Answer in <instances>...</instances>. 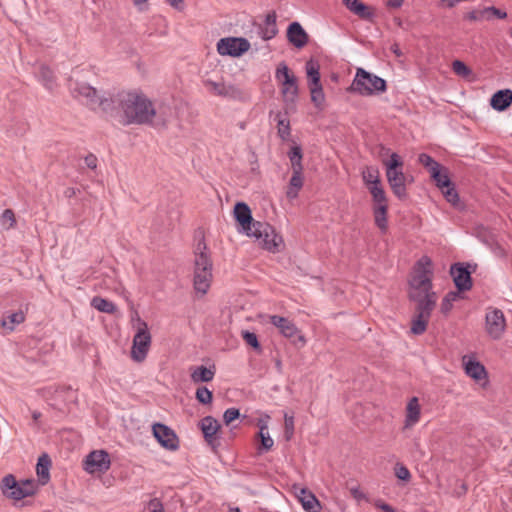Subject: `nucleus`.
Instances as JSON below:
<instances>
[{
    "label": "nucleus",
    "instance_id": "obj_59",
    "mask_svg": "<svg viewBox=\"0 0 512 512\" xmlns=\"http://www.w3.org/2000/svg\"><path fill=\"white\" fill-rule=\"evenodd\" d=\"M166 1L171 7H173L177 11L184 10V7H185L184 0H166Z\"/></svg>",
    "mask_w": 512,
    "mask_h": 512
},
{
    "label": "nucleus",
    "instance_id": "obj_25",
    "mask_svg": "<svg viewBox=\"0 0 512 512\" xmlns=\"http://www.w3.org/2000/svg\"><path fill=\"white\" fill-rule=\"evenodd\" d=\"M512 103V91L510 89L499 90L493 94L490 105L497 111H504Z\"/></svg>",
    "mask_w": 512,
    "mask_h": 512
},
{
    "label": "nucleus",
    "instance_id": "obj_61",
    "mask_svg": "<svg viewBox=\"0 0 512 512\" xmlns=\"http://www.w3.org/2000/svg\"><path fill=\"white\" fill-rule=\"evenodd\" d=\"M404 0H388L387 5L391 8H399L402 6Z\"/></svg>",
    "mask_w": 512,
    "mask_h": 512
},
{
    "label": "nucleus",
    "instance_id": "obj_47",
    "mask_svg": "<svg viewBox=\"0 0 512 512\" xmlns=\"http://www.w3.org/2000/svg\"><path fill=\"white\" fill-rule=\"evenodd\" d=\"M242 338L244 339L247 345L253 347L257 351L261 350V346L258 341L257 335L254 332L243 331Z\"/></svg>",
    "mask_w": 512,
    "mask_h": 512
},
{
    "label": "nucleus",
    "instance_id": "obj_60",
    "mask_svg": "<svg viewBox=\"0 0 512 512\" xmlns=\"http://www.w3.org/2000/svg\"><path fill=\"white\" fill-rule=\"evenodd\" d=\"M375 506L381 509L383 512H397L391 505L384 503L380 500L375 502Z\"/></svg>",
    "mask_w": 512,
    "mask_h": 512
},
{
    "label": "nucleus",
    "instance_id": "obj_51",
    "mask_svg": "<svg viewBox=\"0 0 512 512\" xmlns=\"http://www.w3.org/2000/svg\"><path fill=\"white\" fill-rule=\"evenodd\" d=\"M484 13L486 16H489V20H491L493 17L499 19H504L507 17V13L505 11H502L494 6L484 8Z\"/></svg>",
    "mask_w": 512,
    "mask_h": 512
},
{
    "label": "nucleus",
    "instance_id": "obj_57",
    "mask_svg": "<svg viewBox=\"0 0 512 512\" xmlns=\"http://www.w3.org/2000/svg\"><path fill=\"white\" fill-rule=\"evenodd\" d=\"M148 508L151 512H165L163 505L158 499H153L149 502Z\"/></svg>",
    "mask_w": 512,
    "mask_h": 512
},
{
    "label": "nucleus",
    "instance_id": "obj_29",
    "mask_svg": "<svg viewBox=\"0 0 512 512\" xmlns=\"http://www.w3.org/2000/svg\"><path fill=\"white\" fill-rule=\"evenodd\" d=\"M275 121L277 123V134L283 140H289L291 136L290 121L288 117L281 112L276 113Z\"/></svg>",
    "mask_w": 512,
    "mask_h": 512
},
{
    "label": "nucleus",
    "instance_id": "obj_48",
    "mask_svg": "<svg viewBox=\"0 0 512 512\" xmlns=\"http://www.w3.org/2000/svg\"><path fill=\"white\" fill-rule=\"evenodd\" d=\"M432 179L436 182V185L440 190H443L452 184L445 169L439 173L438 177Z\"/></svg>",
    "mask_w": 512,
    "mask_h": 512
},
{
    "label": "nucleus",
    "instance_id": "obj_24",
    "mask_svg": "<svg viewBox=\"0 0 512 512\" xmlns=\"http://www.w3.org/2000/svg\"><path fill=\"white\" fill-rule=\"evenodd\" d=\"M297 497L302 504V507L307 512H318L321 508L320 502L312 494L305 488H299V493H297Z\"/></svg>",
    "mask_w": 512,
    "mask_h": 512
},
{
    "label": "nucleus",
    "instance_id": "obj_20",
    "mask_svg": "<svg viewBox=\"0 0 512 512\" xmlns=\"http://www.w3.org/2000/svg\"><path fill=\"white\" fill-rule=\"evenodd\" d=\"M200 428L208 444L214 446L218 440L219 422L212 416H206L200 421Z\"/></svg>",
    "mask_w": 512,
    "mask_h": 512
},
{
    "label": "nucleus",
    "instance_id": "obj_11",
    "mask_svg": "<svg viewBox=\"0 0 512 512\" xmlns=\"http://www.w3.org/2000/svg\"><path fill=\"white\" fill-rule=\"evenodd\" d=\"M151 345V335L146 323H142L133 337L131 348V358L137 363L143 362L149 352Z\"/></svg>",
    "mask_w": 512,
    "mask_h": 512
},
{
    "label": "nucleus",
    "instance_id": "obj_26",
    "mask_svg": "<svg viewBox=\"0 0 512 512\" xmlns=\"http://www.w3.org/2000/svg\"><path fill=\"white\" fill-rule=\"evenodd\" d=\"M50 468L51 459L48 454L44 453L38 458L36 464V473L42 485H45L50 480Z\"/></svg>",
    "mask_w": 512,
    "mask_h": 512
},
{
    "label": "nucleus",
    "instance_id": "obj_64",
    "mask_svg": "<svg viewBox=\"0 0 512 512\" xmlns=\"http://www.w3.org/2000/svg\"><path fill=\"white\" fill-rule=\"evenodd\" d=\"M229 512H241V510L238 507H231Z\"/></svg>",
    "mask_w": 512,
    "mask_h": 512
},
{
    "label": "nucleus",
    "instance_id": "obj_37",
    "mask_svg": "<svg viewBox=\"0 0 512 512\" xmlns=\"http://www.w3.org/2000/svg\"><path fill=\"white\" fill-rule=\"evenodd\" d=\"M309 89L311 94V101L317 108L321 109L325 102V95L323 92L322 84L309 85Z\"/></svg>",
    "mask_w": 512,
    "mask_h": 512
},
{
    "label": "nucleus",
    "instance_id": "obj_31",
    "mask_svg": "<svg viewBox=\"0 0 512 512\" xmlns=\"http://www.w3.org/2000/svg\"><path fill=\"white\" fill-rule=\"evenodd\" d=\"M375 225L380 229L382 233H385L388 229L387 212L388 207H372Z\"/></svg>",
    "mask_w": 512,
    "mask_h": 512
},
{
    "label": "nucleus",
    "instance_id": "obj_30",
    "mask_svg": "<svg viewBox=\"0 0 512 512\" xmlns=\"http://www.w3.org/2000/svg\"><path fill=\"white\" fill-rule=\"evenodd\" d=\"M362 179L368 189H370L371 186L382 185L379 170L375 166L365 167L362 170Z\"/></svg>",
    "mask_w": 512,
    "mask_h": 512
},
{
    "label": "nucleus",
    "instance_id": "obj_1",
    "mask_svg": "<svg viewBox=\"0 0 512 512\" xmlns=\"http://www.w3.org/2000/svg\"><path fill=\"white\" fill-rule=\"evenodd\" d=\"M117 103L121 123L124 125H151L163 127L171 117L169 108H156L148 96L140 90L121 91L113 100Z\"/></svg>",
    "mask_w": 512,
    "mask_h": 512
},
{
    "label": "nucleus",
    "instance_id": "obj_3",
    "mask_svg": "<svg viewBox=\"0 0 512 512\" xmlns=\"http://www.w3.org/2000/svg\"><path fill=\"white\" fill-rule=\"evenodd\" d=\"M213 264L204 242L197 244L194 258L193 286L197 293L205 295L211 285Z\"/></svg>",
    "mask_w": 512,
    "mask_h": 512
},
{
    "label": "nucleus",
    "instance_id": "obj_17",
    "mask_svg": "<svg viewBox=\"0 0 512 512\" xmlns=\"http://www.w3.org/2000/svg\"><path fill=\"white\" fill-rule=\"evenodd\" d=\"M434 307L435 305H433V300L428 304L425 303L417 305L416 315L412 320L411 333L414 335H421L426 331L427 324Z\"/></svg>",
    "mask_w": 512,
    "mask_h": 512
},
{
    "label": "nucleus",
    "instance_id": "obj_9",
    "mask_svg": "<svg viewBox=\"0 0 512 512\" xmlns=\"http://www.w3.org/2000/svg\"><path fill=\"white\" fill-rule=\"evenodd\" d=\"M3 493L14 500H21L31 496L36 491V485L33 480L17 482L13 475H7L2 481Z\"/></svg>",
    "mask_w": 512,
    "mask_h": 512
},
{
    "label": "nucleus",
    "instance_id": "obj_21",
    "mask_svg": "<svg viewBox=\"0 0 512 512\" xmlns=\"http://www.w3.org/2000/svg\"><path fill=\"white\" fill-rule=\"evenodd\" d=\"M463 364L465 373L474 379L477 382L487 380V372L485 367L478 361L473 359H467L466 356L463 357Z\"/></svg>",
    "mask_w": 512,
    "mask_h": 512
},
{
    "label": "nucleus",
    "instance_id": "obj_19",
    "mask_svg": "<svg viewBox=\"0 0 512 512\" xmlns=\"http://www.w3.org/2000/svg\"><path fill=\"white\" fill-rule=\"evenodd\" d=\"M450 273L458 290L466 291L472 286L470 272L462 264H455L451 267Z\"/></svg>",
    "mask_w": 512,
    "mask_h": 512
},
{
    "label": "nucleus",
    "instance_id": "obj_45",
    "mask_svg": "<svg viewBox=\"0 0 512 512\" xmlns=\"http://www.w3.org/2000/svg\"><path fill=\"white\" fill-rule=\"evenodd\" d=\"M1 222L6 229L13 228L16 224L14 212L11 209L4 210L1 216Z\"/></svg>",
    "mask_w": 512,
    "mask_h": 512
},
{
    "label": "nucleus",
    "instance_id": "obj_54",
    "mask_svg": "<svg viewBox=\"0 0 512 512\" xmlns=\"http://www.w3.org/2000/svg\"><path fill=\"white\" fill-rule=\"evenodd\" d=\"M350 493L352 497L358 502L367 500L366 494L358 486L350 488Z\"/></svg>",
    "mask_w": 512,
    "mask_h": 512
},
{
    "label": "nucleus",
    "instance_id": "obj_44",
    "mask_svg": "<svg viewBox=\"0 0 512 512\" xmlns=\"http://www.w3.org/2000/svg\"><path fill=\"white\" fill-rule=\"evenodd\" d=\"M196 399L202 404H210L213 394L207 387H199L196 390Z\"/></svg>",
    "mask_w": 512,
    "mask_h": 512
},
{
    "label": "nucleus",
    "instance_id": "obj_4",
    "mask_svg": "<svg viewBox=\"0 0 512 512\" xmlns=\"http://www.w3.org/2000/svg\"><path fill=\"white\" fill-rule=\"evenodd\" d=\"M387 182L393 194L400 200L407 197L406 180L403 172V160L397 153H392L388 160L383 161Z\"/></svg>",
    "mask_w": 512,
    "mask_h": 512
},
{
    "label": "nucleus",
    "instance_id": "obj_22",
    "mask_svg": "<svg viewBox=\"0 0 512 512\" xmlns=\"http://www.w3.org/2000/svg\"><path fill=\"white\" fill-rule=\"evenodd\" d=\"M421 418V406L417 397H412L406 406V414L404 421V428L409 429L414 427Z\"/></svg>",
    "mask_w": 512,
    "mask_h": 512
},
{
    "label": "nucleus",
    "instance_id": "obj_50",
    "mask_svg": "<svg viewBox=\"0 0 512 512\" xmlns=\"http://www.w3.org/2000/svg\"><path fill=\"white\" fill-rule=\"evenodd\" d=\"M395 475L399 480L409 481L411 478V473L408 468L402 464H396L395 466Z\"/></svg>",
    "mask_w": 512,
    "mask_h": 512
},
{
    "label": "nucleus",
    "instance_id": "obj_41",
    "mask_svg": "<svg viewBox=\"0 0 512 512\" xmlns=\"http://www.w3.org/2000/svg\"><path fill=\"white\" fill-rule=\"evenodd\" d=\"M259 437L261 439V446L265 450H269L273 447L274 441L269 435L268 427L266 424L260 426Z\"/></svg>",
    "mask_w": 512,
    "mask_h": 512
},
{
    "label": "nucleus",
    "instance_id": "obj_56",
    "mask_svg": "<svg viewBox=\"0 0 512 512\" xmlns=\"http://www.w3.org/2000/svg\"><path fill=\"white\" fill-rule=\"evenodd\" d=\"M418 161L426 168L433 165L436 162L430 155L422 153L418 157Z\"/></svg>",
    "mask_w": 512,
    "mask_h": 512
},
{
    "label": "nucleus",
    "instance_id": "obj_42",
    "mask_svg": "<svg viewBox=\"0 0 512 512\" xmlns=\"http://www.w3.org/2000/svg\"><path fill=\"white\" fill-rule=\"evenodd\" d=\"M441 191L449 203L455 207L459 205V195L452 184Z\"/></svg>",
    "mask_w": 512,
    "mask_h": 512
},
{
    "label": "nucleus",
    "instance_id": "obj_43",
    "mask_svg": "<svg viewBox=\"0 0 512 512\" xmlns=\"http://www.w3.org/2000/svg\"><path fill=\"white\" fill-rule=\"evenodd\" d=\"M452 70L455 74L464 78L468 77L472 73L471 69L460 60L452 62Z\"/></svg>",
    "mask_w": 512,
    "mask_h": 512
},
{
    "label": "nucleus",
    "instance_id": "obj_10",
    "mask_svg": "<svg viewBox=\"0 0 512 512\" xmlns=\"http://www.w3.org/2000/svg\"><path fill=\"white\" fill-rule=\"evenodd\" d=\"M506 318L502 310L489 307L485 314V331L493 340H500L506 331Z\"/></svg>",
    "mask_w": 512,
    "mask_h": 512
},
{
    "label": "nucleus",
    "instance_id": "obj_15",
    "mask_svg": "<svg viewBox=\"0 0 512 512\" xmlns=\"http://www.w3.org/2000/svg\"><path fill=\"white\" fill-rule=\"evenodd\" d=\"M204 85L207 90L215 96L233 100H241L244 98V94L241 89L234 84L206 80Z\"/></svg>",
    "mask_w": 512,
    "mask_h": 512
},
{
    "label": "nucleus",
    "instance_id": "obj_18",
    "mask_svg": "<svg viewBox=\"0 0 512 512\" xmlns=\"http://www.w3.org/2000/svg\"><path fill=\"white\" fill-rule=\"evenodd\" d=\"M233 213L236 221L239 223L241 227L239 231L247 235L248 232H250L252 228H254V223L256 222L253 221L252 213L249 206L244 202H238L234 207Z\"/></svg>",
    "mask_w": 512,
    "mask_h": 512
},
{
    "label": "nucleus",
    "instance_id": "obj_46",
    "mask_svg": "<svg viewBox=\"0 0 512 512\" xmlns=\"http://www.w3.org/2000/svg\"><path fill=\"white\" fill-rule=\"evenodd\" d=\"M458 296H459V294L457 292H449L444 297V299L442 300V303H441V311L444 314L448 313L451 310L452 304L454 301H456Z\"/></svg>",
    "mask_w": 512,
    "mask_h": 512
},
{
    "label": "nucleus",
    "instance_id": "obj_8",
    "mask_svg": "<svg viewBox=\"0 0 512 512\" xmlns=\"http://www.w3.org/2000/svg\"><path fill=\"white\" fill-rule=\"evenodd\" d=\"M275 79L280 85L281 95L285 104H293L298 96L297 78L290 72L285 63L278 65Z\"/></svg>",
    "mask_w": 512,
    "mask_h": 512
},
{
    "label": "nucleus",
    "instance_id": "obj_35",
    "mask_svg": "<svg viewBox=\"0 0 512 512\" xmlns=\"http://www.w3.org/2000/svg\"><path fill=\"white\" fill-rule=\"evenodd\" d=\"M91 306L100 312L108 314L115 313L117 309L116 305L113 302L98 296L92 298Z\"/></svg>",
    "mask_w": 512,
    "mask_h": 512
},
{
    "label": "nucleus",
    "instance_id": "obj_34",
    "mask_svg": "<svg viewBox=\"0 0 512 512\" xmlns=\"http://www.w3.org/2000/svg\"><path fill=\"white\" fill-rule=\"evenodd\" d=\"M293 173H302V150L300 146H293L288 153Z\"/></svg>",
    "mask_w": 512,
    "mask_h": 512
},
{
    "label": "nucleus",
    "instance_id": "obj_12",
    "mask_svg": "<svg viewBox=\"0 0 512 512\" xmlns=\"http://www.w3.org/2000/svg\"><path fill=\"white\" fill-rule=\"evenodd\" d=\"M250 49V43L242 37L222 38L217 43V51L220 55L239 57Z\"/></svg>",
    "mask_w": 512,
    "mask_h": 512
},
{
    "label": "nucleus",
    "instance_id": "obj_58",
    "mask_svg": "<svg viewBox=\"0 0 512 512\" xmlns=\"http://www.w3.org/2000/svg\"><path fill=\"white\" fill-rule=\"evenodd\" d=\"M85 164L90 169H95L97 167V157L93 154H89L84 159Z\"/></svg>",
    "mask_w": 512,
    "mask_h": 512
},
{
    "label": "nucleus",
    "instance_id": "obj_2",
    "mask_svg": "<svg viewBox=\"0 0 512 512\" xmlns=\"http://www.w3.org/2000/svg\"><path fill=\"white\" fill-rule=\"evenodd\" d=\"M433 263L430 257L422 256L414 265L409 281L410 299L418 304L436 305L437 296L432 291Z\"/></svg>",
    "mask_w": 512,
    "mask_h": 512
},
{
    "label": "nucleus",
    "instance_id": "obj_14",
    "mask_svg": "<svg viewBox=\"0 0 512 512\" xmlns=\"http://www.w3.org/2000/svg\"><path fill=\"white\" fill-rule=\"evenodd\" d=\"M152 432L158 443L166 450L176 451L179 448V438L167 425L155 423Z\"/></svg>",
    "mask_w": 512,
    "mask_h": 512
},
{
    "label": "nucleus",
    "instance_id": "obj_36",
    "mask_svg": "<svg viewBox=\"0 0 512 512\" xmlns=\"http://www.w3.org/2000/svg\"><path fill=\"white\" fill-rule=\"evenodd\" d=\"M303 186L302 173H293L289 182V187L286 192L289 199H295L298 196L299 190Z\"/></svg>",
    "mask_w": 512,
    "mask_h": 512
},
{
    "label": "nucleus",
    "instance_id": "obj_28",
    "mask_svg": "<svg viewBox=\"0 0 512 512\" xmlns=\"http://www.w3.org/2000/svg\"><path fill=\"white\" fill-rule=\"evenodd\" d=\"M344 3L352 13L362 19H370L373 16L369 7L360 0H344Z\"/></svg>",
    "mask_w": 512,
    "mask_h": 512
},
{
    "label": "nucleus",
    "instance_id": "obj_38",
    "mask_svg": "<svg viewBox=\"0 0 512 512\" xmlns=\"http://www.w3.org/2000/svg\"><path fill=\"white\" fill-rule=\"evenodd\" d=\"M265 25H266V28L262 32V38L265 40H269V39L273 38L277 33L276 16L274 13L268 14L266 16Z\"/></svg>",
    "mask_w": 512,
    "mask_h": 512
},
{
    "label": "nucleus",
    "instance_id": "obj_55",
    "mask_svg": "<svg viewBox=\"0 0 512 512\" xmlns=\"http://www.w3.org/2000/svg\"><path fill=\"white\" fill-rule=\"evenodd\" d=\"M428 171L430 173L431 178H436L439 176V173L444 170V168L436 161L433 165L429 166Z\"/></svg>",
    "mask_w": 512,
    "mask_h": 512
},
{
    "label": "nucleus",
    "instance_id": "obj_7",
    "mask_svg": "<svg viewBox=\"0 0 512 512\" xmlns=\"http://www.w3.org/2000/svg\"><path fill=\"white\" fill-rule=\"evenodd\" d=\"M247 236L254 237L259 245L272 253L278 252L283 244L282 237L277 234L274 227L268 223L256 221L254 228L248 232Z\"/></svg>",
    "mask_w": 512,
    "mask_h": 512
},
{
    "label": "nucleus",
    "instance_id": "obj_5",
    "mask_svg": "<svg viewBox=\"0 0 512 512\" xmlns=\"http://www.w3.org/2000/svg\"><path fill=\"white\" fill-rule=\"evenodd\" d=\"M386 89V81L383 78L358 68L348 90L361 96H371L384 93Z\"/></svg>",
    "mask_w": 512,
    "mask_h": 512
},
{
    "label": "nucleus",
    "instance_id": "obj_63",
    "mask_svg": "<svg viewBox=\"0 0 512 512\" xmlns=\"http://www.w3.org/2000/svg\"><path fill=\"white\" fill-rule=\"evenodd\" d=\"M391 50L397 55V56H400L401 55V51H400V48L398 45H393L391 47Z\"/></svg>",
    "mask_w": 512,
    "mask_h": 512
},
{
    "label": "nucleus",
    "instance_id": "obj_52",
    "mask_svg": "<svg viewBox=\"0 0 512 512\" xmlns=\"http://www.w3.org/2000/svg\"><path fill=\"white\" fill-rule=\"evenodd\" d=\"M240 416V412L236 408H229L223 414V420L226 425H229L232 421L236 420Z\"/></svg>",
    "mask_w": 512,
    "mask_h": 512
},
{
    "label": "nucleus",
    "instance_id": "obj_16",
    "mask_svg": "<svg viewBox=\"0 0 512 512\" xmlns=\"http://www.w3.org/2000/svg\"><path fill=\"white\" fill-rule=\"evenodd\" d=\"M270 323L274 325L280 332V334L285 338H297L302 345L305 344V338L301 335L297 326L293 323V321L288 318L271 315L269 316Z\"/></svg>",
    "mask_w": 512,
    "mask_h": 512
},
{
    "label": "nucleus",
    "instance_id": "obj_13",
    "mask_svg": "<svg viewBox=\"0 0 512 512\" xmlns=\"http://www.w3.org/2000/svg\"><path fill=\"white\" fill-rule=\"evenodd\" d=\"M84 470L89 474L104 473L111 466V459L107 451L94 450L84 460Z\"/></svg>",
    "mask_w": 512,
    "mask_h": 512
},
{
    "label": "nucleus",
    "instance_id": "obj_40",
    "mask_svg": "<svg viewBox=\"0 0 512 512\" xmlns=\"http://www.w3.org/2000/svg\"><path fill=\"white\" fill-rule=\"evenodd\" d=\"M306 73L309 80L308 85L321 84L319 65L314 61H308L306 64Z\"/></svg>",
    "mask_w": 512,
    "mask_h": 512
},
{
    "label": "nucleus",
    "instance_id": "obj_33",
    "mask_svg": "<svg viewBox=\"0 0 512 512\" xmlns=\"http://www.w3.org/2000/svg\"><path fill=\"white\" fill-rule=\"evenodd\" d=\"M368 190L372 196L373 207H388V200L383 185L371 186Z\"/></svg>",
    "mask_w": 512,
    "mask_h": 512
},
{
    "label": "nucleus",
    "instance_id": "obj_6",
    "mask_svg": "<svg viewBox=\"0 0 512 512\" xmlns=\"http://www.w3.org/2000/svg\"><path fill=\"white\" fill-rule=\"evenodd\" d=\"M71 93L75 98L83 101L93 110L110 112L113 110V99L100 96L98 91L86 83H78L70 86Z\"/></svg>",
    "mask_w": 512,
    "mask_h": 512
},
{
    "label": "nucleus",
    "instance_id": "obj_32",
    "mask_svg": "<svg viewBox=\"0 0 512 512\" xmlns=\"http://www.w3.org/2000/svg\"><path fill=\"white\" fill-rule=\"evenodd\" d=\"M37 78L42 83V85L48 90H53L56 86L53 72L47 66H40L37 72Z\"/></svg>",
    "mask_w": 512,
    "mask_h": 512
},
{
    "label": "nucleus",
    "instance_id": "obj_49",
    "mask_svg": "<svg viewBox=\"0 0 512 512\" xmlns=\"http://www.w3.org/2000/svg\"><path fill=\"white\" fill-rule=\"evenodd\" d=\"M285 424V436L287 440H290L294 434V417L292 415H284Z\"/></svg>",
    "mask_w": 512,
    "mask_h": 512
},
{
    "label": "nucleus",
    "instance_id": "obj_53",
    "mask_svg": "<svg viewBox=\"0 0 512 512\" xmlns=\"http://www.w3.org/2000/svg\"><path fill=\"white\" fill-rule=\"evenodd\" d=\"M466 18L470 21H483L489 20V16H486L484 13V9L482 10H474L467 13Z\"/></svg>",
    "mask_w": 512,
    "mask_h": 512
},
{
    "label": "nucleus",
    "instance_id": "obj_39",
    "mask_svg": "<svg viewBox=\"0 0 512 512\" xmlns=\"http://www.w3.org/2000/svg\"><path fill=\"white\" fill-rule=\"evenodd\" d=\"M25 320V315L22 311L11 313L2 320V326L12 331L15 325L21 324Z\"/></svg>",
    "mask_w": 512,
    "mask_h": 512
},
{
    "label": "nucleus",
    "instance_id": "obj_27",
    "mask_svg": "<svg viewBox=\"0 0 512 512\" xmlns=\"http://www.w3.org/2000/svg\"><path fill=\"white\" fill-rule=\"evenodd\" d=\"M190 376L194 383L210 382L215 376V367L197 366L192 370Z\"/></svg>",
    "mask_w": 512,
    "mask_h": 512
},
{
    "label": "nucleus",
    "instance_id": "obj_62",
    "mask_svg": "<svg viewBox=\"0 0 512 512\" xmlns=\"http://www.w3.org/2000/svg\"><path fill=\"white\" fill-rule=\"evenodd\" d=\"M148 0H133V4L139 9L143 10V5L147 4Z\"/></svg>",
    "mask_w": 512,
    "mask_h": 512
},
{
    "label": "nucleus",
    "instance_id": "obj_23",
    "mask_svg": "<svg viewBox=\"0 0 512 512\" xmlns=\"http://www.w3.org/2000/svg\"><path fill=\"white\" fill-rule=\"evenodd\" d=\"M287 38L297 48H302L308 41V35L298 22H293L287 30Z\"/></svg>",
    "mask_w": 512,
    "mask_h": 512
}]
</instances>
